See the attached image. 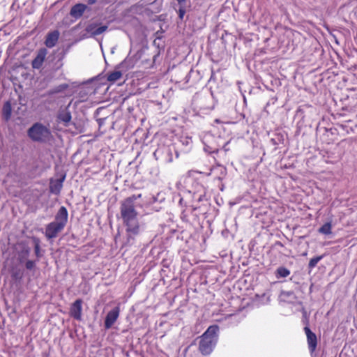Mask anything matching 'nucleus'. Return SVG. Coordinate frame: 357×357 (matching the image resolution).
I'll return each mask as SVG.
<instances>
[{"instance_id": "29", "label": "nucleus", "mask_w": 357, "mask_h": 357, "mask_svg": "<svg viewBox=\"0 0 357 357\" xmlns=\"http://www.w3.org/2000/svg\"><path fill=\"white\" fill-rule=\"evenodd\" d=\"M180 6H184L185 0H176Z\"/></svg>"}, {"instance_id": "34", "label": "nucleus", "mask_w": 357, "mask_h": 357, "mask_svg": "<svg viewBox=\"0 0 357 357\" xmlns=\"http://www.w3.org/2000/svg\"><path fill=\"white\" fill-rule=\"evenodd\" d=\"M90 2H91V3H92V2H94V1H93V0H90Z\"/></svg>"}, {"instance_id": "17", "label": "nucleus", "mask_w": 357, "mask_h": 357, "mask_svg": "<svg viewBox=\"0 0 357 357\" xmlns=\"http://www.w3.org/2000/svg\"><path fill=\"white\" fill-rule=\"evenodd\" d=\"M290 275V271L285 267H279L275 272V276L278 279L287 278Z\"/></svg>"}, {"instance_id": "28", "label": "nucleus", "mask_w": 357, "mask_h": 357, "mask_svg": "<svg viewBox=\"0 0 357 357\" xmlns=\"http://www.w3.org/2000/svg\"><path fill=\"white\" fill-rule=\"evenodd\" d=\"M24 253L25 256H28L29 254V248H24Z\"/></svg>"}, {"instance_id": "16", "label": "nucleus", "mask_w": 357, "mask_h": 357, "mask_svg": "<svg viewBox=\"0 0 357 357\" xmlns=\"http://www.w3.org/2000/svg\"><path fill=\"white\" fill-rule=\"evenodd\" d=\"M280 300L282 302L294 303L296 301V297L293 291H282Z\"/></svg>"}, {"instance_id": "5", "label": "nucleus", "mask_w": 357, "mask_h": 357, "mask_svg": "<svg viewBox=\"0 0 357 357\" xmlns=\"http://www.w3.org/2000/svg\"><path fill=\"white\" fill-rule=\"evenodd\" d=\"M174 147L170 146H159L153 153V156L157 160L163 163H169L173 161Z\"/></svg>"}, {"instance_id": "3", "label": "nucleus", "mask_w": 357, "mask_h": 357, "mask_svg": "<svg viewBox=\"0 0 357 357\" xmlns=\"http://www.w3.org/2000/svg\"><path fill=\"white\" fill-rule=\"evenodd\" d=\"M27 135L33 142H46L51 137L50 129L40 123H35L27 130Z\"/></svg>"}, {"instance_id": "12", "label": "nucleus", "mask_w": 357, "mask_h": 357, "mask_svg": "<svg viewBox=\"0 0 357 357\" xmlns=\"http://www.w3.org/2000/svg\"><path fill=\"white\" fill-rule=\"evenodd\" d=\"M68 214L66 208L64 206H61L59 209L55 216V220L54 222H55L56 223H59L63 227H65L68 221Z\"/></svg>"}, {"instance_id": "27", "label": "nucleus", "mask_w": 357, "mask_h": 357, "mask_svg": "<svg viewBox=\"0 0 357 357\" xmlns=\"http://www.w3.org/2000/svg\"><path fill=\"white\" fill-rule=\"evenodd\" d=\"M68 84H62L59 86L58 91H61L68 88Z\"/></svg>"}, {"instance_id": "6", "label": "nucleus", "mask_w": 357, "mask_h": 357, "mask_svg": "<svg viewBox=\"0 0 357 357\" xmlns=\"http://www.w3.org/2000/svg\"><path fill=\"white\" fill-rule=\"evenodd\" d=\"M119 314V307H115L107 312L105 319V328L106 329H109L110 328H112V326L118 319Z\"/></svg>"}, {"instance_id": "22", "label": "nucleus", "mask_w": 357, "mask_h": 357, "mask_svg": "<svg viewBox=\"0 0 357 357\" xmlns=\"http://www.w3.org/2000/svg\"><path fill=\"white\" fill-rule=\"evenodd\" d=\"M33 241H34V244H35L34 245V251H35L36 256L38 258H40L41 257L40 241L38 238H34Z\"/></svg>"}, {"instance_id": "19", "label": "nucleus", "mask_w": 357, "mask_h": 357, "mask_svg": "<svg viewBox=\"0 0 357 357\" xmlns=\"http://www.w3.org/2000/svg\"><path fill=\"white\" fill-rule=\"evenodd\" d=\"M122 77V73L119 70H115L112 73H109L107 75V79L110 82H114L119 80Z\"/></svg>"}, {"instance_id": "23", "label": "nucleus", "mask_w": 357, "mask_h": 357, "mask_svg": "<svg viewBox=\"0 0 357 357\" xmlns=\"http://www.w3.org/2000/svg\"><path fill=\"white\" fill-rule=\"evenodd\" d=\"M207 99L210 101V104L207 106H201L200 109L203 110L205 112H207L208 111H211L213 109V104L212 101V97L211 96H208Z\"/></svg>"}, {"instance_id": "11", "label": "nucleus", "mask_w": 357, "mask_h": 357, "mask_svg": "<svg viewBox=\"0 0 357 357\" xmlns=\"http://www.w3.org/2000/svg\"><path fill=\"white\" fill-rule=\"evenodd\" d=\"M59 35L60 33L58 30H54L48 33L45 41V45L46 47L48 48L54 47L59 40Z\"/></svg>"}, {"instance_id": "13", "label": "nucleus", "mask_w": 357, "mask_h": 357, "mask_svg": "<svg viewBox=\"0 0 357 357\" xmlns=\"http://www.w3.org/2000/svg\"><path fill=\"white\" fill-rule=\"evenodd\" d=\"M46 54H47L46 49L43 48V49L40 50L39 52H38L37 56L32 61V63H31L32 67L35 69H39L42 66V65L45 61Z\"/></svg>"}, {"instance_id": "24", "label": "nucleus", "mask_w": 357, "mask_h": 357, "mask_svg": "<svg viewBox=\"0 0 357 357\" xmlns=\"http://www.w3.org/2000/svg\"><path fill=\"white\" fill-rule=\"evenodd\" d=\"M322 259V257L321 256H318V257H314V258H312L309 262V268H313L314 267H315L317 266V264H318V262Z\"/></svg>"}, {"instance_id": "14", "label": "nucleus", "mask_w": 357, "mask_h": 357, "mask_svg": "<svg viewBox=\"0 0 357 357\" xmlns=\"http://www.w3.org/2000/svg\"><path fill=\"white\" fill-rule=\"evenodd\" d=\"M65 178L63 176L61 178L51 180L50 183V191L54 195H58L60 193L61 190L63 186V182Z\"/></svg>"}, {"instance_id": "31", "label": "nucleus", "mask_w": 357, "mask_h": 357, "mask_svg": "<svg viewBox=\"0 0 357 357\" xmlns=\"http://www.w3.org/2000/svg\"><path fill=\"white\" fill-rule=\"evenodd\" d=\"M183 198H181V199H179V204H180L181 205H182V204H183Z\"/></svg>"}, {"instance_id": "18", "label": "nucleus", "mask_w": 357, "mask_h": 357, "mask_svg": "<svg viewBox=\"0 0 357 357\" xmlns=\"http://www.w3.org/2000/svg\"><path fill=\"white\" fill-rule=\"evenodd\" d=\"M59 119L61 121L65 123L66 124L68 123L71 120V114L69 111L65 109L59 113Z\"/></svg>"}, {"instance_id": "2", "label": "nucleus", "mask_w": 357, "mask_h": 357, "mask_svg": "<svg viewBox=\"0 0 357 357\" xmlns=\"http://www.w3.org/2000/svg\"><path fill=\"white\" fill-rule=\"evenodd\" d=\"M218 326L213 325L201 336L199 349L202 354L207 355L213 351L218 341Z\"/></svg>"}, {"instance_id": "4", "label": "nucleus", "mask_w": 357, "mask_h": 357, "mask_svg": "<svg viewBox=\"0 0 357 357\" xmlns=\"http://www.w3.org/2000/svg\"><path fill=\"white\" fill-rule=\"evenodd\" d=\"M185 181L186 183H192L193 184V188L192 190H188L189 194H192V199L197 202H203L204 200H206V189L205 188L194 181V179L190 176L186 177L185 178Z\"/></svg>"}, {"instance_id": "15", "label": "nucleus", "mask_w": 357, "mask_h": 357, "mask_svg": "<svg viewBox=\"0 0 357 357\" xmlns=\"http://www.w3.org/2000/svg\"><path fill=\"white\" fill-rule=\"evenodd\" d=\"M87 6L85 4L82 3H77L73 6L71 8L70 14L72 17L75 18H79L80 17L84 11L86 10Z\"/></svg>"}, {"instance_id": "7", "label": "nucleus", "mask_w": 357, "mask_h": 357, "mask_svg": "<svg viewBox=\"0 0 357 357\" xmlns=\"http://www.w3.org/2000/svg\"><path fill=\"white\" fill-rule=\"evenodd\" d=\"M63 228L64 227L61 226L59 223L52 222L46 226L45 236L48 239L54 238Z\"/></svg>"}, {"instance_id": "32", "label": "nucleus", "mask_w": 357, "mask_h": 357, "mask_svg": "<svg viewBox=\"0 0 357 357\" xmlns=\"http://www.w3.org/2000/svg\"><path fill=\"white\" fill-rule=\"evenodd\" d=\"M209 149H211V151L212 152H214L215 151V149L213 148V147H209Z\"/></svg>"}, {"instance_id": "20", "label": "nucleus", "mask_w": 357, "mask_h": 357, "mask_svg": "<svg viewBox=\"0 0 357 357\" xmlns=\"http://www.w3.org/2000/svg\"><path fill=\"white\" fill-rule=\"evenodd\" d=\"M319 232L325 235L331 234L332 232V225L331 222L324 224L319 229Z\"/></svg>"}, {"instance_id": "26", "label": "nucleus", "mask_w": 357, "mask_h": 357, "mask_svg": "<svg viewBox=\"0 0 357 357\" xmlns=\"http://www.w3.org/2000/svg\"><path fill=\"white\" fill-rule=\"evenodd\" d=\"M185 13V9L184 6H180L178 9V17L180 20H183Z\"/></svg>"}, {"instance_id": "33", "label": "nucleus", "mask_w": 357, "mask_h": 357, "mask_svg": "<svg viewBox=\"0 0 357 357\" xmlns=\"http://www.w3.org/2000/svg\"><path fill=\"white\" fill-rule=\"evenodd\" d=\"M203 143L205 144V146H207V144H206L205 141H203ZM208 147L209 148L210 146H208Z\"/></svg>"}, {"instance_id": "10", "label": "nucleus", "mask_w": 357, "mask_h": 357, "mask_svg": "<svg viewBox=\"0 0 357 357\" xmlns=\"http://www.w3.org/2000/svg\"><path fill=\"white\" fill-rule=\"evenodd\" d=\"M82 300L77 299L72 304L70 310V316L78 321H80L82 319Z\"/></svg>"}, {"instance_id": "25", "label": "nucleus", "mask_w": 357, "mask_h": 357, "mask_svg": "<svg viewBox=\"0 0 357 357\" xmlns=\"http://www.w3.org/2000/svg\"><path fill=\"white\" fill-rule=\"evenodd\" d=\"M35 266L36 261L32 260H28L25 264L26 268L28 270H32L35 267Z\"/></svg>"}, {"instance_id": "30", "label": "nucleus", "mask_w": 357, "mask_h": 357, "mask_svg": "<svg viewBox=\"0 0 357 357\" xmlns=\"http://www.w3.org/2000/svg\"><path fill=\"white\" fill-rule=\"evenodd\" d=\"M211 137V135H206L204 136V139H206V138H208V137Z\"/></svg>"}, {"instance_id": "8", "label": "nucleus", "mask_w": 357, "mask_h": 357, "mask_svg": "<svg viewBox=\"0 0 357 357\" xmlns=\"http://www.w3.org/2000/svg\"><path fill=\"white\" fill-rule=\"evenodd\" d=\"M304 331L307 336V342L309 350L311 353H313L315 351L317 345V335L307 326L304 328Z\"/></svg>"}, {"instance_id": "1", "label": "nucleus", "mask_w": 357, "mask_h": 357, "mask_svg": "<svg viewBox=\"0 0 357 357\" xmlns=\"http://www.w3.org/2000/svg\"><path fill=\"white\" fill-rule=\"evenodd\" d=\"M141 196V194L134 195L126 199L121 204V215L126 227L127 244H133L136 236L140 234L142 230L135 204V201Z\"/></svg>"}, {"instance_id": "21", "label": "nucleus", "mask_w": 357, "mask_h": 357, "mask_svg": "<svg viewBox=\"0 0 357 357\" xmlns=\"http://www.w3.org/2000/svg\"><path fill=\"white\" fill-rule=\"evenodd\" d=\"M11 105L9 102H5L3 107V114L4 118L8 120L11 116Z\"/></svg>"}, {"instance_id": "9", "label": "nucleus", "mask_w": 357, "mask_h": 357, "mask_svg": "<svg viewBox=\"0 0 357 357\" xmlns=\"http://www.w3.org/2000/svg\"><path fill=\"white\" fill-rule=\"evenodd\" d=\"M107 25H100L98 23H91L86 27V31L91 36L100 35L107 29Z\"/></svg>"}]
</instances>
